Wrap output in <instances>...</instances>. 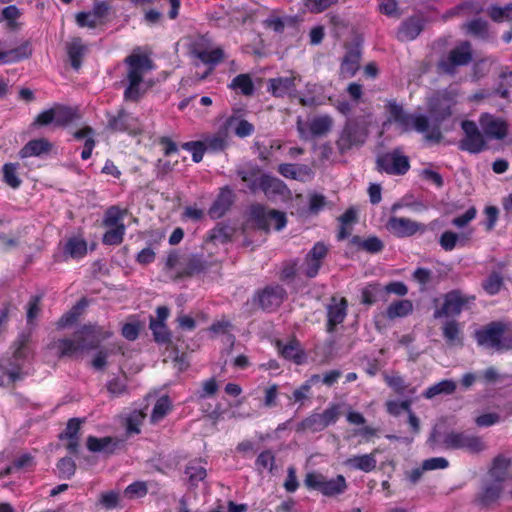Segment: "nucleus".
<instances>
[{
    "instance_id": "nucleus-53",
    "label": "nucleus",
    "mask_w": 512,
    "mask_h": 512,
    "mask_svg": "<svg viewBox=\"0 0 512 512\" xmlns=\"http://www.w3.org/2000/svg\"><path fill=\"white\" fill-rule=\"evenodd\" d=\"M185 473L192 484H196L206 477L205 468L198 463H190L187 466Z\"/></svg>"
},
{
    "instance_id": "nucleus-26",
    "label": "nucleus",
    "mask_w": 512,
    "mask_h": 512,
    "mask_svg": "<svg viewBox=\"0 0 512 512\" xmlns=\"http://www.w3.org/2000/svg\"><path fill=\"white\" fill-rule=\"evenodd\" d=\"M225 127L228 132L232 129L240 138L250 136L254 132V126L238 115L230 116L225 123Z\"/></svg>"
},
{
    "instance_id": "nucleus-17",
    "label": "nucleus",
    "mask_w": 512,
    "mask_h": 512,
    "mask_svg": "<svg viewBox=\"0 0 512 512\" xmlns=\"http://www.w3.org/2000/svg\"><path fill=\"white\" fill-rule=\"evenodd\" d=\"M326 254L327 248L325 245L322 243L315 244L302 266L303 273L308 277L316 276Z\"/></svg>"
},
{
    "instance_id": "nucleus-64",
    "label": "nucleus",
    "mask_w": 512,
    "mask_h": 512,
    "mask_svg": "<svg viewBox=\"0 0 512 512\" xmlns=\"http://www.w3.org/2000/svg\"><path fill=\"white\" fill-rule=\"evenodd\" d=\"M107 390L112 396H120L126 391L125 378H113L107 384Z\"/></svg>"
},
{
    "instance_id": "nucleus-8",
    "label": "nucleus",
    "mask_w": 512,
    "mask_h": 512,
    "mask_svg": "<svg viewBox=\"0 0 512 512\" xmlns=\"http://www.w3.org/2000/svg\"><path fill=\"white\" fill-rule=\"evenodd\" d=\"M445 444L452 449H462L469 453L476 454L486 449L482 437L468 432H452L445 438Z\"/></svg>"
},
{
    "instance_id": "nucleus-27",
    "label": "nucleus",
    "mask_w": 512,
    "mask_h": 512,
    "mask_svg": "<svg viewBox=\"0 0 512 512\" xmlns=\"http://www.w3.org/2000/svg\"><path fill=\"white\" fill-rule=\"evenodd\" d=\"M511 465H512V463H511L510 459L503 457V456L497 457L494 460L493 465L489 472V475H490V478L492 479V481H495V482H498L501 484L505 479H507V477L509 476V471H510Z\"/></svg>"
},
{
    "instance_id": "nucleus-46",
    "label": "nucleus",
    "mask_w": 512,
    "mask_h": 512,
    "mask_svg": "<svg viewBox=\"0 0 512 512\" xmlns=\"http://www.w3.org/2000/svg\"><path fill=\"white\" fill-rule=\"evenodd\" d=\"M125 234V226H110L103 236V242L107 245H118L122 242Z\"/></svg>"
},
{
    "instance_id": "nucleus-18",
    "label": "nucleus",
    "mask_w": 512,
    "mask_h": 512,
    "mask_svg": "<svg viewBox=\"0 0 512 512\" xmlns=\"http://www.w3.org/2000/svg\"><path fill=\"white\" fill-rule=\"evenodd\" d=\"M297 80H300V78L294 74L286 77L273 78L269 80L268 88L274 96L283 97L295 91Z\"/></svg>"
},
{
    "instance_id": "nucleus-13",
    "label": "nucleus",
    "mask_w": 512,
    "mask_h": 512,
    "mask_svg": "<svg viewBox=\"0 0 512 512\" xmlns=\"http://www.w3.org/2000/svg\"><path fill=\"white\" fill-rule=\"evenodd\" d=\"M258 225L266 230H281L286 225V216L283 212L263 207H256L253 211Z\"/></svg>"
},
{
    "instance_id": "nucleus-52",
    "label": "nucleus",
    "mask_w": 512,
    "mask_h": 512,
    "mask_svg": "<svg viewBox=\"0 0 512 512\" xmlns=\"http://www.w3.org/2000/svg\"><path fill=\"white\" fill-rule=\"evenodd\" d=\"M183 149L189 151L192 154L194 162H200L203 158L204 152L207 151L206 146L202 140L187 142L183 144Z\"/></svg>"
},
{
    "instance_id": "nucleus-23",
    "label": "nucleus",
    "mask_w": 512,
    "mask_h": 512,
    "mask_svg": "<svg viewBox=\"0 0 512 512\" xmlns=\"http://www.w3.org/2000/svg\"><path fill=\"white\" fill-rule=\"evenodd\" d=\"M347 302L344 298H333L328 307V329L332 331L333 328L342 323L346 316Z\"/></svg>"
},
{
    "instance_id": "nucleus-38",
    "label": "nucleus",
    "mask_w": 512,
    "mask_h": 512,
    "mask_svg": "<svg viewBox=\"0 0 512 512\" xmlns=\"http://www.w3.org/2000/svg\"><path fill=\"white\" fill-rule=\"evenodd\" d=\"M232 203V193L228 189H224L219 194L217 200L210 209V214L214 217H220Z\"/></svg>"
},
{
    "instance_id": "nucleus-20",
    "label": "nucleus",
    "mask_w": 512,
    "mask_h": 512,
    "mask_svg": "<svg viewBox=\"0 0 512 512\" xmlns=\"http://www.w3.org/2000/svg\"><path fill=\"white\" fill-rule=\"evenodd\" d=\"M194 54L203 64L209 65L201 79L205 78L212 71L213 66L224 58V52L219 47L195 48Z\"/></svg>"
},
{
    "instance_id": "nucleus-30",
    "label": "nucleus",
    "mask_w": 512,
    "mask_h": 512,
    "mask_svg": "<svg viewBox=\"0 0 512 512\" xmlns=\"http://www.w3.org/2000/svg\"><path fill=\"white\" fill-rule=\"evenodd\" d=\"M20 169L19 163H5L2 167L3 181L12 189H18L22 184Z\"/></svg>"
},
{
    "instance_id": "nucleus-47",
    "label": "nucleus",
    "mask_w": 512,
    "mask_h": 512,
    "mask_svg": "<svg viewBox=\"0 0 512 512\" xmlns=\"http://www.w3.org/2000/svg\"><path fill=\"white\" fill-rule=\"evenodd\" d=\"M356 220V212L353 209L347 210L340 218L341 229L339 231L338 238L344 239L351 234L350 226Z\"/></svg>"
},
{
    "instance_id": "nucleus-19",
    "label": "nucleus",
    "mask_w": 512,
    "mask_h": 512,
    "mask_svg": "<svg viewBox=\"0 0 512 512\" xmlns=\"http://www.w3.org/2000/svg\"><path fill=\"white\" fill-rule=\"evenodd\" d=\"M285 297V291L280 286L268 287L258 295L260 306L265 310H273L280 306Z\"/></svg>"
},
{
    "instance_id": "nucleus-4",
    "label": "nucleus",
    "mask_w": 512,
    "mask_h": 512,
    "mask_svg": "<svg viewBox=\"0 0 512 512\" xmlns=\"http://www.w3.org/2000/svg\"><path fill=\"white\" fill-rule=\"evenodd\" d=\"M476 339L480 346L496 351L512 349V332L498 323H492L476 332Z\"/></svg>"
},
{
    "instance_id": "nucleus-11",
    "label": "nucleus",
    "mask_w": 512,
    "mask_h": 512,
    "mask_svg": "<svg viewBox=\"0 0 512 512\" xmlns=\"http://www.w3.org/2000/svg\"><path fill=\"white\" fill-rule=\"evenodd\" d=\"M462 129L465 137L460 143L462 150L470 153H479L486 148V142L482 133L478 130L476 124L472 121H463Z\"/></svg>"
},
{
    "instance_id": "nucleus-25",
    "label": "nucleus",
    "mask_w": 512,
    "mask_h": 512,
    "mask_svg": "<svg viewBox=\"0 0 512 512\" xmlns=\"http://www.w3.org/2000/svg\"><path fill=\"white\" fill-rule=\"evenodd\" d=\"M376 463L377 461L373 453L352 456L344 462L347 467L363 472H370L374 470Z\"/></svg>"
},
{
    "instance_id": "nucleus-31",
    "label": "nucleus",
    "mask_w": 512,
    "mask_h": 512,
    "mask_svg": "<svg viewBox=\"0 0 512 512\" xmlns=\"http://www.w3.org/2000/svg\"><path fill=\"white\" fill-rule=\"evenodd\" d=\"M278 349L284 358L293 360L296 364H301L304 361V354L296 340H290L284 345L278 342Z\"/></svg>"
},
{
    "instance_id": "nucleus-49",
    "label": "nucleus",
    "mask_w": 512,
    "mask_h": 512,
    "mask_svg": "<svg viewBox=\"0 0 512 512\" xmlns=\"http://www.w3.org/2000/svg\"><path fill=\"white\" fill-rule=\"evenodd\" d=\"M85 306H86V303H84L83 301L79 302L67 314H65L61 317V319L58 321V327L65 328V327L73 324L77 320V317L80 315L81 310Z\"/></svg>"
},
{
    "instance_id": "nucleus-7",
    "label": "nucleus",
    "mask_w": 512,
    "mask_h": 512,
    "mask_svg": "<svg viewBox=\"0 0 512 512\" xmlns=\"http://www.w3.org/2000/svg\"><path fill=\"white\" fill-rule=\"evenodd\" d=\"M334 120L329 115H320L309 119L306 123L298 118L297 130L302 139L326 136L333 128Z\"/></svg>"
},
{
    "instance_id": "nucleus-55",
    "label": "nucleus",
    "mask_w": 512,
    "mask_h": 512,
    "mask_svg": "<svg viewBox=\"0 0 512 512\" xmlns=\"http://www.w3.org/2000/svg\"><path fill=\"white\" fill-rule=\"evenodd\" d=\"M122 219L123 212L117 207H111L107 210L103 223L105 227L120 226L124 225Z\"/></svg>"
},
{
    "instance_id": "nucleus-44",
    "label": "nucleus",
    "mask_w": 512,
    "mask_h": 512,
    "mask_svg": "<svg viewBox=\"0 0 512 512\" xmlns=\"http://www.w3.org/2000/svg\"><path fill=\"white\" fill-rule=\"evenodd\" d=\"M75 20L77 25L81 28L94 29L103 24V22L97 18L92 11L77 13Z\"/></svg>"
},
{
    "instance_id": "nucleus-48",
    "label": "nucleus",
    "mask_w": 512,
    "mask_h": 512,
    "mask_svg": "<svg viewBox=\"0 0 512 512\" xmlns=\"http://www.w3.org/2000/svg\"><path fill=\"white\" fill-rule=\"evenodd\" d=\"M150 329L153 332L154 338L159 343H166L170 340V333L162 322H155L154 319L150 322Z\"/></svg>"
},
{
    "instance_id": "nucleus-45",
    "label": "nucleus",
    "mask_w": 512,
    "mask_h": 512,
    "mask_svg": "<svg viewBox=\"0 0 512 512\" xmlns=\"http://www.w3.org/2000/svg\"><path fill=\"white\" fill-rule=\"evenodd\" d=\"M92 130L89 127H85L75 133V138L77 139H85V146L81 153V157L83 160H87L90 158L92 154V150L94 148V140L91 137Z\"/></svg>"
},
{
    "instance_id": "nucleus-9",
    "label": "nucleus",
    "mask_w": 512,
    "mask_h": 512,
    "mask_svg": "<svg viewBox=\"0 0 512 512\" xmlns=\"http://www.w3.org/2000/svg\"><path fill=\"white\" fill-rule=\"evenodd\" d=\"M340 415V406L331 405L322 413H315L304 419L300 428L302 430L321 431L337 421Z\"/></svg>"
},
{
    "instance_id": "nucleus-1",
    "label": "nucleus",
    "mask_w": 512,
    "mask_h": 512,
    "mask_svg": "<svg viewBox=\"0 0 512 512\" xmlns=\"http://www.w3.org/2000/svg\"><path fill=\"white\" fill-rule=\"evenodd\" d=\"M387 109L389 116L383 124V130H386L394 122L397 124L400 134L415 130L424 134L425 138L429 141L437 142L440 140L441 132L438 125H429L428 119L425 116L421 114H407L395 102H389Z\"/></svg>"
},
{
    "instance_id": "nucleus-21",
    "label": "nucleus",
    "mask_w": 512,
    "mask_h": 512,
    "mask_svg": "<svg viewBox=\"0 0 512 512\" xmlns=\"http://www.w3.org/2000/svg\"><path fill=\"white\" fill-rule=\"evenodd\" d=\"M229 133L225 125L213 134H207L202 141L209 152H219L228 146Z\"/></svg>"
},
{
    "instance_id": "nucleus-3",
    "label": "nucleus",
    "mask_w": 512,
    "mask_h": 512,
    "mask_svg": "<svg viewBox=\"0 0 512 512\" xmlns=\"http://www.w3.org/2000/svg\"><path fill=\"white\" fill-rule=\"evenodd\" d=\"M96 326H84L75 334L74 340L62 339L50 345L59 356H72L79 351L91 349L99 341Z\"/></svg>"
},
{
    "instance_id": "nucleus-56",
    "label": "nucleus",
    "mask_w": 512,
    "mask_h": 512,
    "mask_svg": "<svg viewBox=\"0 0 512 512\" xmlns=\"http://www.w3.org/2000/svg\"><path fill=\"white\" fill-rule=\"evenodd\" d=\"M144 418L145 415L141 411L132 412L127 418V431L129 433H139Z\"/></svg>"
},
{
    "instance_id": "nucleus-6",
    "label": "nucleus",
    "mask_w": 512,
    "mask_h": 512,
    "mask_svg": "<svg viewBox=\"0 0 512 512\" xmlns=\"http://www.w3.org/2000/svg\"><path fill=\"white\" fill-rule=\"evenodd\" d=\"M367 137V131L355 119H348L336 141L337 149L341 154L353 147L362 145Z\"/></svg>"
},
{
    "instance_id": "nucleus-61",
    "label": "nucleus",
    "mask_w": 512,
    "mask_h": 512,
    "mask_svg": "<svg viewBox=\"0 0 512 512\" xmlns=\"http://www.w3.org/2000/svg\"><path fill=\"white\" fill-rule=\"evenodd\" d=\"M468 33L483 37L487 33V22L481 19L473 20L465 25Z\"/></svg>"
},
{
    "instance_id": "nucleus-32",
    "label": "nucleus",
    "mask_w": 512,
    "mask_h": 512,
    "mask_svg": "<svg viewBox=\"0 0 512 512\" xmlns=\"http://www.w3.org/2000/svg\"><path fill=\"white\" fill-rule=\"evenodd\" d=\"M359 62L360 53L358 51L348 52L341 63L340 74L342 75V77H353L357 70L359 69Z\"/></svg>"
},
{
    "instance_id": "nucleus-43",
    "label": "nucleus",
    "mask_w": 512,
    "mask_h": 512,
    "mask_svg": "<svg viewBox=\"0 0 512 512\" xmlns=\"http://www.w3.org/2000/svg\"><path fill=\"white\" fill-rule=\"evenodd\" d=\"M115 445L111 438H95L89 437L87 440V447L92 452H112V446Z\"/></svg>"
},
{
    "instance_id": "nucleus-41",
    "label": "nucleus",
    "mask_w": 512,
    "mask_h": 512,
    "mask_svg": "<svg viewBox=\"0 0 512 512\" xmlns=\"http://www.w3.org/2000/svg\"><path fill=\"white\" fill-rule=\"evenodd\" d=\"M229 87L235 90H240L244 95H251L254 91L253 82L248 74H240L236 76Z\"/></svg>"
},
{
    "instance_id": "nucleus-12",
    "label": "nucleus",
    "mask_w": 512,
    "mask_h": 512,
    "mask_svg": "<svg viewBox=\"0 0 512 512\" xmlns=\"http://www.w3.org/2000/svg\"><path fill=\"white\" fill-rule=\"evenodd\" d=\"M473 300V297L464 296L458 291L450 292L446 295L442 308L434 316L440 318L458 315Z\"/></svg>"
},
{
    "instance_id": "nucleus-59",
    "label": "nucleus",
    "mask_w": 512,
    "mask_h": 512,
    "mask_svg": "<svg viewBox=\"0 0 512 512\" xmlns=\"http://www.w3.org/2000/svg\"><path fill=\"white\" fill-rule=\"evenodd\" d=\"M258 471L271 470L274 465V456L270 451L262 452L255 463Z\"/></svg>"
},
{
    "instance_id": "nucleus-33",
    "label": "nucleus",
    "mask_w": 512,
    "mask_h": 512,
    "mask_svg": "<svg viewBox=\"0 0 512 512\" xmlns=\"http://www.w3.org/2000/svg\"><path fill=\"white\" fill-rule=\"evenodd\" d=\"M413 311V303L408 299L392 302L386 309V316L389 319L401 318Z\"/></svg>"
},
{
    "instance_id": "nucleus-58",
    "label": "nucleus",
    "mask_w": 512,
    "mask_h": 512,
    "mask_svg": "<svg viewBox=\"0 0 512 512\" xmlns=\"http://www.w3.org/2000/svg\"><path fill=\"white\" fill-rule=\"evenodd\" d=\"M501 287H502V279L496 273L491 274L483 284V288L490 295H494V294L498 293L500 291Z\"/></svg>"
},
{
    "instance_id": "nucleus-40",
    "label": "nucleus",
    "mask_w": 512,
    "mask_h": 512,
    "mask_svg": "<svg viewBox=\"0 0 512 512\" xmlns=\"http://www.w3.org/2000/svg\"><path fill=\"white\" fill-rule=\"evenodd\" d=\"M171 409V401L167 396L161 397L155 403L152 413L151 421L157 423L161 421Z\"/></svg>"
},
{
    "instance_id": "nucleus-36",
    "label": "nucleus",
    "mask_w": 512,
    "mask_h": 512,
    "mask_svg": "<svg viewBox=\"0 0 512 512\" xmlns=\"http://www.w3.org/2000/svg\"><path fill=\"white\" fill-rule=\"evenodd\" d=\"M456 390V382L453 380H442L432 386H430L424 392V397L432 399L433 397L441 394H452Z\"/></svg>"
},
{
    "instance_id": "nucleus-63",
    "label": "nucleus",
    "mask_w": 512,
    "mask_h": 512,
    "mask_svg": "<svg viewBox=\"0 0 512 512\" xmlns=\"http://www.w3.org/2000/svg\"><path fill=\"white\" fill-rule=\"evenodd\" d=\"M57 469L60 476L63 478H70L75 473V463L70 458H63L57 464Z\"/></svg>"
},
{
    "instance_id": "nucleus-14",
    "label": "nucleus",
    "mask_w": 512,
    "mask_h": 512,
    "mask_svg": "<svg viewBox=\"0 0 512 512\" xmlns=\"http://www.w3.org/2000/svg\"><path fill=\"white\" fill-rule=\"evenodd\" d=\"M377 163L381 170L395 175L406 173L410 167L408 158L397 151L379 157Z\"/></svg>"
},
{
    "instance_id": "nucleus-10",
    "label": "nucleus",
    "mask_w": 512,
    "mask_h": 512,
    "mask_svg": "<svg viewBox=\"0 0 512 512\" xmlns=\"http://www.w3.org/2000/svg\"><path fill=\"white\" fill-rule=\"evenodd\" d=\"M471 46L468 42H462L452 49L446 59L439 63L440 71L453 73L455 67L466 65L471 61Z\"/></svg>"
},
{
    "instance_id": "nucleus-15",
    "label": "nucleus",
    "mask_w": 512,
    "mask_h": 512,
    "mask_svg": "<svg viewBox=\"0 0 512 512\" xmlns=\"http://www.w3.org/2000/svg\"><path fill=\"white\" fill-rule=\"evenodd\" d=\"M479 123L488 138L500 140L507 135L508 125L501 118L484 114L480 117Z\"/></svg>"
},
{
    "instance_id": "nucleus-22",
    "label": "nucleus",
    "mask_w": 512,
    "mask_h": 512,
    "mask_svg": "<svg viewBox=\"0 0 512 512\" xmlns=\"http://www.w3.org/2000/svg\"><path fill=\"white\" fill-rule=\"evenodd\" d=\"M31 54L29 43H24L19 47L4 50L2 42L0 41V65L18 62L27 58Z\"/></svg>"
},
{
    "instance_id": "nucleus-62",
    "label": "nucleus",
    "mask_w": 512,
    "mask_h": 512,
    "mask_svg": "<svg viewBox=\"0 0 512 512\" xmlns=\"http://www.w3.org/2000/svg\"><path fill=\"white\" fill-rule=\"evenodd\" d=\"M500 421L501 417L498 413H485L475 418V424L478 427H490Z\"/></svg>"
},
{
    "instance_id": "nucleus-35",
    "label": "nucleus",
    "mask_w": 512,
    "mask_h": 512,
    "mask_svg": "<svg viewBox=\"0 0 512 512\" xmlns=\"http://www.w3.org/2000/svg\"><path fill=\"white\" fill-rule=\"evenodd\" d=\"M65 253L71 258H82L87 253V243L78 236L71 237L65 245Z\"/></svg>"
},
{
    "instance_id": "nucleus-24",
    "label": "nucleus",
    "mask_w": 512,
    "mask_h": 512,
    "mask_svg": "<svg viewBox=\"0 0 512 512\" xmlns=\"http://www.w3.org/2000/svg\"><path fill=\"white\" fill-rule=\"evenodd\" d=\"M112 127L115 130L127 131L131 134H137L141 132V126L137 118L127 112H121L113 120Z\"/></svg>"
},
{
    "instance_id": "nucleus-34",
    "label": "nucleus",
    "mask_w": 512,
    "mask_h": 512,
    "mask_svg": "<svg viewBox=\"0 0 512 512\" xmlns=\"http://www.w3.org/2000/svg\"><path fill=\"white\" fill-rule=\"evenodd\" d=\"M443 335L451 346L462 344L461 328L454 320L446 321L442 327Z\"/></svg>"
},
{
    "instance_id": "nucleus-29",
    "label": "nucleus",
    "mask_w": 512,
    "mask_h": 512,
    "mask_svg": "<svg viewBox=\"0 0 512 512\" xmlns=\"http://www.w3.org/2000/svg\"><path fill=\"white\" fill-rule=\"evenodd\" d=\"M51 144L45 139H36L29 141L19 152L21 158L40 156L47 153Z\"/></svg>"
},
{
    "instance_id": "nucleus-57",
    "label": "nucleus",
    "mask_w": 512,
    "mask_h": 512,
    "mask_svg": "<svg viewBox=\"0 0 512 512\" xmlns=\"http://www.w3.org/2000/svg\"><path fill=\"white\" fill-rule=\"evenodd\" d=\"M411 401L405 400V401H395V400H389L386 402V408L389 414L393 416H398L402 411H409L410 410Z\"/></svg>"
},
{
    "instance_id": "nucleus-50",
    "label": "nucleus",
    "mask_w": 512,
    "mask_h": 512,
    "mask_svg": "<svg viewBox=\"0 0 512 512\" xmlns=\"http://www.w3.org/2000/svg\"><path fill=\"white\" fill-rule=\"evenodd\" d=\"M53 111L55 113V126H64L74 118V113L70 108L57 106L53 108Z\"/></svg>"
},
{
    "instance_id": "nucleus-5",
    "label": "nucleus",
    "mask_w": 512,
    "mask_h": 512,
    "mask_svg": "<svg viewBox=\"0 0 512 512\" xmlns=\"http://www.w3.org/2000/svg\"><path fill=\"white\" fill-rule=\"evenodd\" d=\"M304 483L307 488L317 490L328 497L340 495L347 489L346 479L342 475H338L334 479H328L320 473L310 472L306 474Z\"/></svg>"
},
{
    "instance_id": "nucleus-60",
    "label": "nucleus",
    "mask_w": 512,
    "mask_h": 512,
    "mask_svg": "<svg viewBox=\"0 0 512 512\" xmlns=\"http://www.w3.org/2000/svg\"><path fill=\"white\" fill-rule=\"evenodd\" d=\"M147 487L144 482H135L130 484L125 490L124 495L128 498H139L145 496Z\"/></svg>"
},
{
    "instance_id": "nucleus-2",
    "label": "nucleus",
    "mask_w": 512,
    "mask_h": 512,
    "mask_svg": "<svg viewBox=\"0 0 512 512\" xmlns=\"http://www.w3.org/2000/svg\"><path fill=\"white\" fill-rule=\"evenodd\" d=\"M125 63L127 71L124 97L126 100L137 101L152 85L146 79V74L153 68L152 62L145 55L133 53L126 58Z\"/></svg>"
},
{
    "instance_id": "nucleus-42",
    "label": "nucleus",
    "mask_w": 512,
    "mask_h": 512,
    "mask_svg": "<svg viewBox=\"0 0 512 512\" xmlns=\"http://www.w3.org/2000/svg\"><path fill=\"white\" fill-rule=\"evenodd\" d=\"M501 491H502L501 484L493 481L492 483L487 484L483 488V491L480 493L478 500L480 501V503L486 505V504L494 501L495 499H497L498 496L500 495Z\"/></svg>"
},
{
    "instance_id": "nucleus-16",
    "label": "nucleus",
    "mask_w": 512,
    "mask_h": 512,
    "mask_svg": "<svg viewBox=\"0 0 512 512\" xmlns=\"http://www.w3.org/2000/svg\"><path fill=\"white\" fill-rule=\"evenodd\" d=\"M386 228L397 237H408L419 230H423L424 226L408 218L391 217L386 224Z\"/></svg>"
},
{
    "instance_id": "nucleus-54",
    "label": "nucleus",
    "mask_w": 512,
    "mask_h": 512,
    "mask_svg": "<svg viewBox=\"0 0 512 512\" xmlns=\"http://www.w3.org/2000/svg\"><path fill=\"white\" fill-rule=\"evenodd\" d=\"M489 16L497 22L512 20V4L505 7H491L489 9Z\"/></svg>"
},
{
    "instance_id": "nucleus-51",
    "label": "nucleus",
    "mask_w": 512,
    "mask_h": 512,
    "mask_svg": "<svg viewBox=\"0 0 512 512\" xmlns=\"http://www.w3.org/2000/svg\"><path fill=\"white\" fill-rule=\"evenodd\" d=\"M384 380L396 393L402 394L406 391L407 385L398 373L385 374Z\"/></svg>"
},
{
    "instance_id": "nucleus-39",
    "label": "nucleus",
    "mask_w": 512,
    "mask_h": 512,
    "mask_svg": "<svg viewBox=\"0 0 512 512\" xmlns=\"http://www.w3.org/2000/svg\"><path fill=\"white\" fill-rule=\"evenodd\" d=\"M86 47L78 38L73 39L68 44V54L73 68L78 69L81 65V57L84 55Z\"/></svg>"
},
{
    "instance_id": "nucleus-37",
    "label": "nucleus",
    "mask_w": 512,
    "mask_h": 512,
    "mask_svg": "<svg viewBox=\"0 0 512 512\" xmlns=\"http://www.w3.org/2000/svg\"><path fill=\"white\" fill-rule=\"evenodd\" d=\"M80 424H81V422L78 419H71L67 424L65 433L63 434V437H65L68 440L67 449L71 453H75L77 451V447H78L77 434L80 429Z\"/></svg>"
},
{
    "instance_id": "nucleus-28",
    "label": "nucleus",
    "mask_w": 512,
    "mask_h": 512,
    "mask_svg": "<svg viewBox=\"0 0 512 512\" xmlns=\"http://www.w3.org/2000/svg\"><path fill=\"white\" fill-rule=\"evenodd\" d=\"M423 24L419 18H410L402 24L398 31V38L402 41L414 40L422 31Z\"/></svg>"
}]
</instances>
